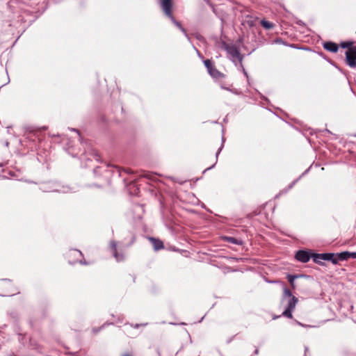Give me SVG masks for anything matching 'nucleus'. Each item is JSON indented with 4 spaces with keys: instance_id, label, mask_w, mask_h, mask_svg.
I'll return each instance as SVG.
<instances>
[{
    "instance_id": "nucleus-1",
    "label": "nucleus",
    "mask_w": 356,
    "mask_h": 356,
    "mask_svg": "<svg viewBox=\"0 0 356 356\" xmlns=\"http://www.w3.org/2000/svg\"><path fill=\"white\" fill-rule=\"evenodd\" d=\"M65 257L70 264H75L76 263H79L83 265L89 264V263L84 259L82 252L78 250H69L66 253Z\"/></svg>"
},
{
    "instance_id": "nucleus-2",
    "label": "nucleus",
    "mask_w": 356,
    "mask_h": 356,
    "mask_svg": "<svg viewBox=\"0 0 356 356\" xmlns=\"http://www.w3.org/2000/svg\"><path fill=\"white\" fill-rule=\"evenodd\" d=\"M204 64L207 69L209 74L216 79H220L225 77V75L220 72L215 66L214 63L209 59L204 60Z\"/></svg>"
},
{
    "instance_id": "nucleus-3",
    "label": "nucleus",
    "mask_w": 356,
    "mask_h": 356,
    "mask_svg": "<svg viewBox=\"0 0 356 356\" xmlns=\"http://www.w3.org/2000/svg\"><path fill=\"white\" fill-rule=\"evenodd\" d=\"M312 258L315 263H321L320 260H326L331 261L334 264H337L335 254L334 253L313 254Z\"/></svg>"
},
{
    "instance_id": "nucleus-4",
    "label": "nucleus",
    "mask_w": 356,
    "mask_h": 356,
    "mask_svg": "<svg viewBox=\"0 0 356 356\" xmlns=\"http://www.w3.org/2000/svg\"><path fill=\"white\" fill-rule=\"evenodd\" d=\"M298 302V299L296 297H295V296L291 297V298L289 300V301L288 302L287 307L283 312L282 315L289 318H293L292 312L295 309Z\"/></svg>"
},
{
    "instance_id": "nucleus-5",
    "label": "nucleus",
    "mask_w": 356,
    "mask_h": 356,
    "mask_svg": "<svg viewBox=\"0 0 356 356\" xmlns=\"http://www.w3.org/2000/svg\"><path fill=\"white\" fill-rule=\"evenodd\" d=\"M346 63L353 68L356 67V50L349 49L346 51Z\"/></svg>"
},
{
    "instance_id": "nucleus-6",
    "label": "nucleus",
    "mask_w": 356,
    "mask_h": 356,
    "mask_svg": "<svg viewBox=\"0 0 356 356\" xmlns=\"http://www.w3.org/2000/svg\"><path fill=\"white\" fill-rule=\"evenodd\" d=\"M161 6L164 13L170 18L173 19L172 13V0H161Z\"/></svg>"
},
{
    "instance_id": "nucleus-7",
    "label": "nucleus",
    "mask_w": 356,
    "mask_h": 356,
    "mask_svg": "<svg viewBox=\"0 0 356 356\" xmlns=\"http://www.w3.org/2000/svg\"><path fill=\"white\" fill-rule=\"evenodd\" d=\"M109 247L113 257L115 258L118 262L122 261L124 259V254L118 252L117 243L115 241H111L109 243Z\"/></svg>"
},
{
    "instance_id": "nucleus-8",
    "label": "nucleus",
    "mask_w": 356,
    "mask_h": 356,
    "mask_svg": "<svg viewBox=\"0 0 356 356\" xmlns=\"http://www.w3.org/2000/svg\"><path fill=\"white\" fill-rule=\"evenodd\" d=\"M311 257L309 252L305 250H298L296 254V259L302 263H306L309 261Z\"/></svg>"
},
{
    "instance_id": "nucleus-9",
    "label": "nucleus",
    "mask_w": 356,
    "mask_h": 356,
    "mask_svg": "<svg viewBox=\"0 0 356 356\" xmlns=\"http://www.w3.org/2000/svg\"><path fill=\"white\" fill-rule=\"evenodd\" d=\"M148 240L152 243L155 251H158L164 248L163 243L159 238L149 237Z\"/></svg>"
},
{
    "instance_id": "nucleus-10",
    "label": "nucleus",
    "mask_w": 356,
    "mask_h": 356,
    "mask_svg": "<svg viewBox=\"0 0 356 356\" xmlns=\"http://www.w3.org/2000/svg\"><path fill=\"white\" fill-rule=\"evenodd\" d=\"M226 51L233 58H241V54L238 48L234 44H227L225 47Z\"/></svg>"
},
{
    "instance_id": "nucleus-11",
    "label": "nucleus",
    "mask_w": 356,
    "mask_h": 356,
    "mask_svg": "<svg viewBox=\"0 0 356 356\" xmlns=\"http://www.w3.org/2000/svg\"><path fill=\"white\" fill-rule=\"evenodd\" d=\"M323 48L328 51L336 53L339 49V46L333 42H326L323 44Z\"/></svg>"
},
{
    "instance_id": "nucleus-12",
    "label": "nucleus",
    "mask_w": 356,
    "mask_h": 356,
    "mask_svg": "<svg viewBox=\"0 0 356 356\" xmlns=\"http://www.w3.org/2000/svg\"><path fill=\"white\" fill-rule=\"evenodd\" d=\"M350 258L349 252H342L341 253L335 254L337 264L339 261L348 260Z\"/></svg>"
},
{
    "instance_id": "nucleus-13",
    "label": "nucleus",
    "mask_w": 356,
    "mask_h": 356,
    "mask_svg": "<svg viewBox=\"0 0 356 356\" xmlns=\"http://www.w3.org/2000/svg\"><path fill=\"white\" fill-rule=\"evenodd\" d=\"M225 241H226L227 242H229L230 243H233V244H236V245H241L242 244V241L239 239H237L236 238H234V237H231V236H225L224 238Z\"/></svg>"
},
{
    "instance_id": "nucleus-14",
    "label": "nucleus",
    "mask_w": 356,
    "mask_h": 356,
    "mask_svg": "<svg viewBox=\"0 0 356 356\" xmlns=\"http://www.w3.org/2000/svg\"><path fill=\"white\" fill-rule=\"evenodd\" d=\"M298 277V275H288V276H287L288 281L289 282L292 289H296V284H295L294 280H295V279H296Z\"/></svg>"
},
{
    "instance_id": "nucleus-15",
    "label": "nucleus",
    "mask_w": 356,
    "mask_h": 356,
    "mask_svg": "<svg viewBox=\"0 0 356 356\" xmlns=\"http://www.w3.org/2000/svg\"><path fill=\"white\" fill-rule=\"evenodd\" d=\"M261 25L265 28L266 29H270L273 27V24L266 21V20H261L260 22Z\"/></svg>"
},
{
    "instance_id": "nucleus-16",
    "label": "nucleus",
    "mask_w": 356,
    "mask_h": 356,
    "mask_svg": "<svg viewBox=\"0 0 356 356\" xmlns=\"http://www.w3.org/2000/svg\"><path fill=\"white\" fill-rule=\"evenodd\" d=\"M353 42L347 41V42H341L340 46L342 48H348L349 49H352L351 47L353 46Z\"/></svg>"
},
{
    "instance_id": "nucleus-17",
    "label": "nucleus",
    "mask_w": 356,
    "mask_h": 356,
    "mask_svg": "<svg viewBox=\"0 0 356 356\" xmlns=\"http://www.w3.org/2000/svg\"><path fill=\"white\" fill-rule=\"evenodd\" d=\"M283 296L284 297H289L290 298V299L291 298V297H293V296H292V293L290 289H289L288 288L286 287H284V293H283Z\"/></svg>"
},
{
    "instance_id": "nucleus-18",
    "label": "nucleus",
    "mask_w": 356,
    "mask_h": 356,
    "mask_svg": "<svg viewBox=\"0 0 356 356\" xmlns=\"http://www.w3.org/2000/svg\"><path fill=\"white\" fill-rule=\"evenodd\" d=\"M349 255H350V258L356 259V252H349Z\"/></svg>"
},
{
    "instance_id": "nucleus-19",
    "label": "nucleus",
    "mask_w": 356,
    "mask_h": 356,
    "mask_svg": "<svg viewBox=\"0 0 356 356\" xmlns=\"http://www.w3.org/2000/svg\"><path fill=\"white\" fill-rule=\"evenodd\" d=\"M121 356H134V355L130 353H124Z\"/></svg>"
}]
</instances>
